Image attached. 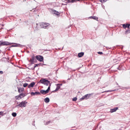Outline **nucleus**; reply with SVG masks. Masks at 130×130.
Wrapping results in <instances>:
<instances>
[{
  "instance_id": "1",
  "label": "nucleus",
  "mask_w": 130,
  "mask_h": 130,
  "mask_svg": "<svg viewBox=\"0 0 130 130\" xmlns=\"http://www.w3.org/2000/svg\"><path fill=\"white\" fill-rule=\"evenodd\" d=\"M50 25V24L48 23L42 22L41 23L40 26L41 28H46Z\"/></svg>"
},
{
  "instance_id": "2",
  "label": "nucleus",
  "mask_w": 130,
  "mask_h": 130,
  "mask_svg": "<svg viewBox=\"0 0 130 130\" xmlns=\"http://www.w3.org/2000/svg\"><path fill=\"white\" fill-rule=\"evenodd\" d=\"M13 43H9L7 41L2 42L0 41V46L4 45H9Z\"/></svg>"
},
{
  "instance_id": "3",
  "label": "nucleus",
  "mask_w": 130,
  "mask_h": 130,
  "mask_svg": "<svg viewBox=\"0 0 130 130\" xmlns=\"http://www.w3.org/2000/svg\"><path fill=\"white\" fill-rule=\"evenodd\" d=\"M40 82H41L42 83L44 84L47 86H48V84H50V81L47 80H46L45 79H41L40 80Z\"/></svg>"
},
{
  "instance_id": "4",
  "label": "nucleus",
  "mask_w": 130,
  "mask_h": 130,
  "mask_svg": "<svg viewBox=\"0 0 130 130\" xmlns=\"http://www.w3.org/2000/svg\"><path fill=\"white\" fill-rule=\"evenodd\" d=\"M51 85L50 84L49 86L48 87L47 89L46 90H41L40 91V93L43 94H45L48 93L49 90L50 89V86Z\"/></svg>"
},
{
  "instance_id": "5",
  "label": "nucleus",
  "mask_w": 130,
  "mask_h": 130,
  "mask_svg": "<svg viewBox=\"0 0 130 130\" xmlns=\"http://www.w3.org/2000/svg\"><path fill=\"white\" fill-rule=\"evenodd\" d=\"M13 44H14L12 45L11 46V47H23V46H24V45H22L15 43H13Z\"/></svg>"
},
{
  "instance_id": "6",
  "label": "nucleus",
  "mask_w": 130,
  "mask_h": 130,
  "mask_svg": "<svg viewBox=\"0 0 130 130\" xmlns=\"http://www.w3.org/2000/svg\"><path fill=\"white\" fill-rule=\"evenodd\" d=\"M52 11L53 14H55V15H56L58 17L59 16L60 13L58 12L53 9H52Z\"/></svg>"
},
{
  "instance_id": "7",
  "label": "nucleus",
  "mask_w": 130,
  "mask_h": 130,
  "mask_svg": "<svg viewBox=\"0 0 130 130\" xmlns=\"http://www.w3.org/2000/svg\"><path fill=\"white\" fill-rule=\"evenodd\" d=\"M20 106L21 107H25L26 106L25 103L23 102H22L20 103L19 105H18L17 106Z\"/></svg>"
},
{
  "instance_id": "8",
  "label": "nucleus",
  "mask_w": 130,
  "mask_h": 130,
  "mask_svg": "<svg viewBox=\"0 0 130 130\" xmlns=\"http://www.w3.org/2000/svg\"><path fill=\"white\" fill-rule=\"evenodd\" d=\"M84 54V53L83 52H81L79 53L78 55H77V54H75V56H78V57H82L83 56Z\"/></svg>"
},
{
  "instance_id": "9",
  "label": "nucleus",
  "mask_w": 130,
  "mask_h": 130,
  "mask_svg": "<svg viewBox=\"0 0 130 130\" xmlns=\"http://www.w3.org/2000/svg\"><path fill=\"white\" fill-rule=\"evenodd\" d=\"M89 18L92 19H94L95 20L98 21V18L96 16H92L90 17H89Z\"/></svg>"
},
{
  "instance_id": "10",
  "label": "nucleus",
  "mask_w": 130,
  "mask_h": 130,
  "mask_svg": "<svg viewBox=\"0 0 130 130\" xmlns=\"http://www.w3.org/2000/svg\"><path fill=\"white\" fill-rule=\"evenodd\" d=\"M130 25L128 24H126V25L123 24V27L124 28H125L126 27L129 28Z\"/></svg>"
},
{
  "instance_id": "11",
  "label": "nucleus",
  "mask_w": 130,
  "mask_h": 130,
  "mask_svg": "<svg viewBox=\"0 0 130 130\" xmlns=\"http://www.w3.org/2000/svg\"><path fill=\"white\" fill-rule=\"evenodd\" d=\"M31 94L32 95H39L40 94V93L39 92H35V93H34L33 92H31Z\"/></svg>"
},
{
  "instance_id": "12",
  "label": "nucleus",
  "mask_w": 130,
  "mask_h": 130,
  "mask_svg": "<svg viewBox=\"0 0 130 130\" xmlns=\"http://www.w3.org/2000/svg\"><path fill=\"white\" fill-rule=\"evenodd\" d=\"M18 92L19 93H22V92L24 91V89L23 88H18Z\"/></svg>"
},
{
  "instance_id": "13",
  "label": "nucleus",
  "mask_w": 130,
  "mask_h": 130,
  "mask_svg": "<svg viewBox=\"0 0 130 130\" xmlns=\"http://www.w3.org/2000/svg\"><path fill=\"white\" fill-rule=\"evenodd\" d=\"M35 84V83L32 82L28 86V88H30L31 87H33Z\"/></svg>"
},
{
  "instance_id": "14",
  "label": "nucleus",
  "mask_w": 130,
  "mask_h": 130,
  "mask_svg": "<svg viewBox=\"0 0 130 130\" xmlns=\"http://www.w3.org/2000/svg\"><path fill=\"white\" fill-rule=\"evenodd\" d=\"M118 109V108L116 107L115 108H114L112 109H111L110 110V112H114Z\"/></svg>"
},
{
  "instance_id": "15",
  "label": "nucleus",
  "mask_w": 130,
  "mask_h": 130,
  "mask_svg": "<svg viewBox=\"0 0 130 130\" xmlns=\"http://www.w3.org/2000/svg\"><path fill=\"white\" fill-rule=\"evenodd\" d=\"M36 58L40 61H42L43 60V57H36Z\"/></svg>"
},
{
  "instance_id": "16",
  "label": "nucleus",
  "mask_w": 130,
  "mask_h": 130,
  "mask_svg": "<svg viewBox=\"0 0 130 130\" xmlns=\"http://www.w3.org/2000/svg\"><path fill=\"white\" fill-rule=\"evenodd\" d=\"M44 101L46 103H48L50 101V100L48 98H47L44 99Z\"/></svg>"
},
{
  "instance_id": "17",
  "label": "nucleus",
  "mask_w": 130,
  "mask_h": 130,
  "mask_svg": "<svg viewBox=\"0 0 130 130\" xmlns=\"http://www.w3.org/2000/svg\"><path fill=\"white\" fill-rule=\"evenodd\" d=\"M25 96V95L24 94L21 93L19 96V97L20 98H22L24 96Z\"/></svg>"
},
{
  "instance_id": "18",
  "label": "nucleus",
  "mask_w": 130,
  "mask_h": 130,
  "mask_svg": "<svg viewBox=\"0 0 130 130\" xmlns=\"http://www.w3.org/2000/svg\"><path fill=\"white\" fill-rule=\"evenodd\" d=\"M90 95H91V94H88L84 96H85V97L86 98V99H87L89 97Z\"/></svg>"
},
{
  "instance_id": "19",
  "label": "nucleus",
  "mask_w": 130,
  "mask_h": 130,
  "mask_svg": "<svg viewBox=\"0 0 130 130\" xmlns=\"http://www.w3.org/2000/svg\"><path fill=\"white\" fill-rule=\"evenodd\" d=\"M12 115L13 116L15 117L16 116L17 113L15 112L12 113Z\"/></svg>"
},
{
  "instance_id": "20",
  "label": "nucleus",
  "mask_w": 130,
  "mask_h": 130,
  "mask_svg": "<svg viewBox=\"0 0 130 130\" xmlns=\"http://www.w3.org/2000/svg\"><path fill=\"white\" fill-rule=\"evenodd\" d=\"M107 0H100V1L102 3L106 2Z\"/></svg>"
},
{
  "instance_id": "21",
  "label": "nucleus",
  "mask_w": 130,
  "mask_h": 130,
  "mask_svg": "<svg viewBox=\"0 0 130 130\" xmlns=\"http://www.w3.org/2000/svg\"><path fill=\"white\" fill-rule=\"evenodd\" d=\"M77 99V98L76 97H75L74 98H73L72 99V100L73 101H76Z\"/></svg>"
},
{
  "instance_id": "22",
  "label": "nucleus",
  "mask_w": 130,
  "mask_h": 130,
  "mask_svg": "<svg viewBox=\"0 0 130 130\" xmlns=\"http://www.w3.org/2000/svg\"><path fill=\"white\" fill-rule=\"evenodd\" d=\"M130 32V31H129V30H126L125 32V34H127L128 33H129Z\"/></svg>"
},
{
  "instance_id": "23",
  "label": "nucleus",
  "mask_w": 130,
  "mask_h": 130,
  "mask_svg": "<svg viewBox=\"0 0 130 130\" xmlns=\"http://www.w3.org/2000/svg\"><path fill=\"white\" fill-rule=\"evenodd\" d=\"M35 57H32V59H31L30 61L31 62H33L34 61V59Z\"/></svg>"
},
{
  "instance_id": "24",
  "label": "nucleus",
  "mask_w": 130,
  "mask_h": 130,
  "mask_svg": "<svg viewBox=\"0 0 130 130\" xmlns=\"http://www.w3.org/2000/svg\"><path fill=\"white\" fill-rule=\"evenodd\" d=\"M28 85V84L27 83H25L24 84L23 86L24 87H26Z\"/></svg>"
},
{
  "instance_id": "25",
  "label": "nucleus",
  "mask_w": 130,
  "mask_h": 130,
  "mask_svg": "<svg viewBox=\"0 0 130 130\" xmlns=\"http://www.w3.org/2000/svg\"><path fill=\"white\" fill-rule=\"evenodd\" d=\"M86 98L85 97V96H83L82 98H81L80 99L82 100H83L84 99H86Z\"/></svg>"
},
{
  "instance_id": "26",
  "label": "nucleus",
  "mask_w": 130,
  "mask_h": 130,
  "mask_svg": "<svg viewBox=\"0 0 130 130\" xmlns=\"http://www.w3.org/2000/svg\"><path fill=\"white\" fill-rule=\"evenodd\" d=\"M98 53L99 54H103V52H98Z\"/></svg>"
},
{
  "instance_id": "27",
  "label": "nucleus",
  "mask_w": 130,
  "mask_h": 130,
  "mask_svg": "<svg viewBox=\"0 0 130 130\" xmlns=\"http://www.w3.org/2000/svg\"><path fill=\"white\" fill-rule=\"evenodd\" d=\"M60 88V87L58 86V87L57 88H56V90H55V91H57Z\"/></svg>"
},
{
  "instance_id": "28",
  "label": "nucleus",
  "mask_w": 130,
  "mask_h": 130,
  "mask_svg": "<svg viewBox=\"0 0 130 130\" xmlns=\"http://www.w3.org/2000/svg\"><path fill=\"white\" fill-rule=\"evenodd\" d=\"M35 57H43L41 55H37Z\"/></svg>"
},
{
  "instance_id": "29",
  "label": "nucleus",
  "mask_w": 130,
  "mask_h": 130,
  "mask_svg": "<svg viewBox=\"0 0 130 130\" xmlns=\"http://www.w3.org/2000/svg\"><path fill=\"white\" fill-rule=\"evenodd\" d=\"M3 72L2 71H0V73L1 74H2L3 73Z\"/></svg>"
},
{
  "instance_id": "30",
  "label": "nucleus",
  "mask_w": 130,
  "mask_h": 130,
  "mask_svg": "<svg viewBox=\"0 0 130 130\" xmlns=\"http://www.w3.org/2000/svg\"><path fill=\"white\" fill-rule=\"evenodd\" d=\"M38 66V64H36L35 65V66L34 67V68H35L36 67V66Z\"/></svg>"
},
{
  "instance_id": "31",
  "label": "nucleus",
  "mask_w": 130,
  "mask_h": 130,
  "mask_svg": "<svg viewBox=\"0 0 130 130\" xmlns=\"http://www.w3.org/2000/svg\"><path fill=\"white\" fill-rule=\"evenodd\" d=\"M3 112H0V115H2L3 114Z\"/></svg>"
},
{
  "instance_id": "32",
  "label": "nucleus",
  "mask_w": 130,
  "mask_h": 130,
  "mask_svg": "<svg viewBox=\"0 0 130 130\" xmlns=\"http://www.w3.org/2000/svg\"><path fill=\"white\" fill-rule=\"evenodd\" d=\"M115 90H112V91H115Z\"/></svg>"
},
{
  "instance_id": "33",
  "label": "nucleus",
  "mask_w": 130,
  "mask_h": 130,
  "mask_svg": "<svg viewBox=\"0 0 130 130\" xmlns=\"http://www.w3.org/2000/svg\"><path fill=\"white\" fill-rule=\"evenodd\" d=\"M12 57H14V55H13Z\"/></svg>"
}]
</instances>
